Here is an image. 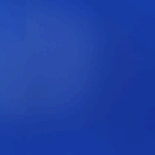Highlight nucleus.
<instances>
[{
	"label": "nucleus",
	"instance_id": "f257e3e1",
	"mask_svg": "<svg viewBox=\"0 0 155 155\" xmlns=\"http://www.w3.org/2000/svg\"><path fill=\"white\" fill-rule=\"evenodd\" d=\"M46 155H48V74H46Z\"/></svg>",
	"mask_w": 155,
	"mask_h": 155
}]
</instances>
